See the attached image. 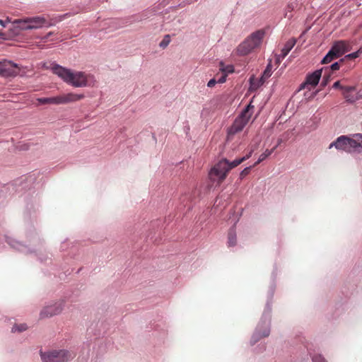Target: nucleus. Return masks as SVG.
<instances>
[{
  "instance_id": "f257e3e1",
  "label": "nucleus",
  "mask_w": 362,
  "mask_h": 362,
  "mask_svg": "<svg viewBox=\"0 0 362 362\" xmlns=\"http://www.w3.org/2000/svg\"><path fill=\"white\" fill-rule=\"evenodd\" d=\"M54 74H57L66 83L74 87H86L90 85L93 76L82 71H72L70 69L55 65L53 67Z\"/></svg>"
},
{
  "instance_id": "f03ea898",
  "label": "nucleus",
  "mask_w": 362,
  "mask_h": 362,
  "mask_svg": "<svg viewBox=\"0 0 362 362\" xmlns=\"http://www.w3.org/2000/svg\"><path fill=\"white\" fill-rule=\"evenodd\" d=\"M264 36V31L257 30L249 35L236 49L237 54L245 56L259 47Z\"/></svg>"
},
{
  "instance_id": "7ed1b4c3",
  "label": "nucleus",
  "mask_w": 362,
  "mask_h": 362,
  "mask_svg": "<svg viewBox=\"0 0 362 362\" xmlns=\"http://www.w3.org/2000/svg\"><path fill=\"white\" fill-rule=\"evenodd\" d=\"M235 167L233 166V161L230 162L226 158H223L211 169L209 177L212 180H217L220 185L226 179L229 171Z\"/></svg>"
},
{
  "instance_id": "20e7f679",
  "label": "nucleus",
  "mask_w": 362,
  "mask_h": 362,
  "mask_svg": "<svg viewBox=\"0 0 362 362\" xmlns=\"http://www.w3.org/2000/svg\"><path fill=\"white\" fill-rule=\"evenodd\" d=\"M254 105L250 103L234 121L233 124L228 130V136L234 135L241 132L245 126L249 122L253 112Z\"/></svg>"
},
{
  "instance_id": "39448f33",
  "label": "nucleus",
  "mask_w": 362,
  "mask_h": 362,
  "mask_svg": "<svg viewBox=\"0 0 362 362\" xmlns=\"http://www.w3.org/2000/svg\"><path fill=\"white\" fill-rule=\"evenodd\" d=\"M42 362H68L75 357L73 352L66 350H54L52 351L41 352Z\"/></svg>"
},
{
  "instance_id": "423d86ee",
  "label": "nucleus",
  "mask_w": 362,
  "mask_h": 362,
  "mask_svg": "<svg viewBox=\"0 0 362 362\" xmlns=\"http://www.w3.org/2000/svg\"><path fill=\"white\" fill-rule=\"evenodd\" d=\"M19 71L20 68L18 64L6 60L0 62V76L4 77L16 76Z\"/></svg>"
},
{
  "instance_id": "0eeeda50",
  "label": "nucleus",
  "mask_w": 362,
  "mask_h": 362,
  "mask_svg": "<svg viewBox=\"0 0 362 362\" xmlns=\"http://www.w3.org/2000/svg\"><path fill=\"white\" fill-rule=\"evenodd\" d=\"M63 302L58 301L51 305H47L42 308L40 312V318L51 317L54 315H59L63 310Z\"/></svg>"
},
{
  "instance_id": "6e6552de",
  "label": "nucleus",
  "mask_w": 362,
  "mask_h": 362,
  "mask_svg": "<svg viewBox=\"0 0 362 362\" xmlns=\"http://www.w3.org/2000/svg\"><path fill=\"white\" fill-rule=\"evenodd\" d=\"M83 98L84 95L83 94L69 93L66 94H62L57 96H54V101L55 105H63L78 101Z\"/></svg>"
},
{
  "instance_id": "1a4fd4ad",
  "label": "nucleus",
  "mask_w": 362,
  "mask_h": 362,
  "mask_svg": "<svg viewBox=\"0 0 362 362\" xmlns=\"http://www.w3.org/2000/svg\"><path fill=\"white\" fill-rule=\"evenodd\" d=\"M348 144L350 149L349 153H361L362 151V134H356L351 137H349Z\"/></svg>"
},
{
  "instance_id": "9d476101",
  "label": "nucleus",
  "mask_w": 362,
  "mask_h": 362,
  "mask_svg": "<svg viewBox=\"0 0 362 362\" xmlns=\"http://www.w3.org/2000/svg\"><path fill=\"white\" fill-rule=\"evenodd\" d=\"M29 26L31 29H38L43 26L49 27L52 25L43 16H35L29 18Z\"/></svg>"
},
{
  "instance_id": "9b49d317",
  "label": "nucleus",
  "mask_w": 362,
  "mask_h": 362,
  "mask_svg": "<svg viewBox=\"0 0 362 362\" xmlns=\"http://www.w3.org/2000/svg\"><path fill=\"white\" fill-rule=\"evenodd\" d=\"M348 141L349 136H341L339 138H337V139L335 141L330 144L329 148H331L333 146H334L337 149L343 150L349 153V151H350V149L349 147Z\"/></svg>"
},
{
  "instance_id": "f8f14e48",
  "label": "nucleus",
  "mask_w": 362,
  "mask_h": 362,
  "mask_svg": "<svg viewBox=\"0 0 362 362\" xmlns=\"http://www.w3.org/2000/svg\"><path fill=\"white\" fill-rule=\"evenodd\" d=\"M331 49L340 57L349 51V44L345 40L337 41L334 43Z\"/></svg>"
},
{
  "instance_id": "ddd939ff",
  "label": "nucleus",
  "mask_w": 362,
  "mask_h": 362,
  "mask_svg": "<svg viewBox=\"0 0 362 362\" xmlns=\"http://www.w3.org/2000/svg\"><path fill=\"white\" fill-rule=\"evenodd\" d=\"M322 69L317 70L314 71L313 74H309L305 82L302 84V86L304 87L306 85H311L312 86H315L317 85L320 78L322 75Z\"/></svg>"
},
{
  "instance_id": "4468645a",
  "label": "nucleus",
  "mask_w": 362,
  "mask_h": 362,
  "mask_svg": "<svg viewBox=\"0 0 362 362\" xmlns=\"http://www.w3.org/2000/svg\"><path fill=\"white\" fill-rule=\"evenodd\" d=\"M296 41L294 38H291L286 42L283 49H281V54L277 57L278 62H279L281 59H284L287 56V54L296 45Z\"/></svg>"
},
{
  "instance_id": "2eb2a0df",
  "label": "nucleus",
  "mask_w": 362,
  "mask_h": 362,
  "mask_svg": "<svg viewBox=\"0 0 362 362\" xmlns=\"http://www.w3.org/2000/svg\"><path fill=\"white\" fill-rule=\"evenodd\" d=\"M272 69V65L270 64H269L267 66L265 70L264 71L258 84L256 86V85H255V83H252L251 86L252 88H257L259 86L262 85L265 82V81L271 76Z\"/></svg>"
},
{
  "instance_id": "dca6fc26",
  "label": "nucleus",
  "mask_w": 362,
  "mask_h": 362,
  "mask_svg": "<svg viewBox=\"0 0 362 362\" xmlns=\"http://www.w3.org/2000/svg\"><path fill=\"white\" fill-rule=\"evenodd\" d=\"M237 243V235L234 228H230L228 233V246L234 247Z\"/></svg>"
},
{
  "instance_id": "f3484780",
  "label": "nucleus",
  "mask_w": 362,
  "mask_h": 362,
  "mask_svg": "<svg viewBox=\"0 0 362 362\" xmlns=\"http://www.w3.org/2000/svg\"><path fill=\"white\" fill-rule=\"evenodd\" d=\"M29 18H25L23 19H17L15 20L13 23L16 25V28H18L21 30H30L29 26Z\"/></svg>"
},
{
  "instance_id": "a211bd4d",
  "label": "nucleus",
  "mask_w": 362,
  "mask_h": 362,
  "mask_svg": "<svg viewBox=\"0 0 362 362\" xmlns=\"http://www.w3.org/2000/svg\"><path fill=\"white\" fill-rule=\"evenodd\" d=\"M339 58V56L333 52L332 49L328 52V53L325 55V57L322 59L321 63L322 64H328L333 61L334 59H336Z\"/></svg>"
},
{
  "instance_id": "6ab92c4d",
  "label": "nucleus",
  "mask_w": 362,
  "mask_h": 362,
  "mask_svg": "<svg viewBox=\"0 0 362 362\" xmlns=\"http://www.w3.org/2000/svg\"><path fill=\"white\" fill-rule=\"evenodd\" d=\"M277 146H274L272 149L271 150H268L267 149L263 153H262L259 157V159L257 160V162L255 163V164L253 165V166H256L257 165H258L259 163H260L262 161H263L264 160H265L267 157H269L273 152L274 151L276 148Z\"/></svg>"
},
{
  "instance_id": "aec40b11",
  "label": "nucleus",
  "mask_w": 362,
  "mask_h": 362,
  "mask_svg": "<svg viewBox=\"0 0 362 362\" xmlns=\"http://www.w3.org/2000/svg\"><path fill=\"white\" fill-rule=\"evenodd\" d=\"M219 69L223 74H226V76L228 74L234 72V67L233 65H225L222 62L219 64Z\"/></svg>"
},
{
  "instance_id": "412c9836",
  "label": "nucleus",
  "mask_w": 362,
  "mask_h": 362,
  "mask_svg": "<svg viewBox=\"0 0 362 362\" xmlns=\"http://www.w3.org/2000/svg\"><path fill=\"white\" fill-rule=\"evenodd\" d=\"M38 104L40 105H46V104H53L55 105L54 97L51 98H40L37 99Z\"/></svg>"
},
{
  "instance_id": "4be33fe9",
  "label": "nucleus",
  "mask_w": 362,
  "mask_h": 362,
  "mask_svg": "<svg viewBox=\"0 0 362 362\" xmlns=\"http://www.w3.org/2000/svg\"><path fill=\"white\" fill-rule=\"evenodd\" d=\"M27 329H28V326L25 323L16 324L12 327V332H22L23 331H25Z\"/></svg>"
},
{
  "instance_id": "5701e85b",
  "label": "nucleus",
  "mask_w": 362,
  "mask_h": 362,
  "mask_svg": "<svg viewBox=\"0 0 362 362\" xmlns=\"http://www.w3.org/2000/svg\"><path fill=\"white\" fill-rule=\"evenodd\" d=\"M252 153V151H251L248 154H247L245 156L240 158V159H235L233 161V166H238L245 160H247Z\"/></svg>"
},
{
  "instance_id": "b1692460",
  "label": "nucleus",
  "mask_w": 362,
  "mask_h": 362,
  "mask_svg": "<svg viewBox=\"0 0 362 362\" xmlns=\"http://www.w3.org/2000/svg\"><path fill=\"white\" fill-rule=\"evenodd\" d=\"M170 42V37L169 35H166L163 37L162 41L160 42L159 45L162 48H165L169 45Z\"/></svg>"
},
{
  "instance_id": "393cba45",
  "label": "nucleus",
  "mask_w": 362,
  "mask_h": 362,
  "mask_svg": "<svg viewBox=\"0 0 362 362\" xmlns=\"http://www.w3.org/2000/svg\"><path fill=\"white\" fill-rule=\"evenodd\" d=\"M253 167L254 166L252 165V166L247 167L245 169H243L240 174V178L243 179V177L247 176L248 174H250V170H251L252 168H253Z\"/></svg>"
},
{
  "instance_id": "a878e982",
  "label": "nucleus",
  "mask_w": 362,
  "mask_h": 362,
  "mask_svg": "<svg viewBox=\"0 0 362 362\" xmlns=\"http://www.w3.org/2000/svg\"><path fill=\"white\" fill-rule=\"evenodd\" d=\"M343 62H344V59H341L339 62L332 64L330 66L331 70L332 71L339 70V67H340V64L343 63Z\"/></svg>"
},
{
  "instance_id": "bb28decb",
  "label": "nucleus",
  "mask_w": 362,
  "mask_h": 362,
  "mask_svg": "<svg viewBox=\"0 0 362 362\" xmlns=\"http://www.w3.org/2000/svg\"><path fill=\"white\" fill-rule=\"evenodd\" d=\"M361 49H360L357 52H353L351 54H349L346 55V58H349V59H356V58H357L359 56V54L361 52Z\"/></svg>"
},
{
  "instance_id": "cd10ccee",
  "label": "nucleus",
  "mask_w": 362,
  "mask_h": 362,
  "mask_svg": "<svg viewBox=\"0 0 362 362\" xmlns=\"http://www.w3.org/2000/svg\"><path fill=\"white\" fill-rule=\"evenodd\" d=\"M313 362H327L321 355H316L313 358Z\"/></svg>"
},
{
  "instance_id": "c85d7f7f",
  "label": "nucleus",
  "mask_w": 362,
  "mask_h": 362,
  "mask_svg": "<svg viewBox=\"0 0 362 362\" xmlns=\"http://www.w3.org/2000/svg\"><path fill=\"white\" fill-rule=\"evenodd\" d=\"M341 89L344 90V93H346L347 94L355 90V87L354 86H342L341 87Z\"/></svg>"
},
{
  "instance_id": "c756f323",
  "label": "nucleus",
  "mask_w": 362,
  "mask_h": 362,
  "mask_svg": "<svg viewBox=\"0 0 362 362\" xmlns=\"http://www.w3.org/2000/svg\"><path fill=\"white\" fill-rule=\"evenodd\" d=\"M344 98L346 100V101L354 103L355 101V98L354 97H351L349 95V93L347 94L346 93H343Z\"/></svg>"
},
{
  "instance_id": "7c9ffc66",
  "label": "nucleus",
  "mask_w": 362,
  "mask_h": 362,
  "mask_svg": "<svg viewBox=\"0 0 362 362\" xmlns=\"http://www.w3.org/2000/svg\"><path fill=\"white\" fill-rule=\"evenodd\" d=\"M218 83V81L215 79V78H212L211 79L208 83H207V86L209 87V88H212L214 87L216 83Z\"/></svg>"
},
{
  "instance_id": "2f4dec72",
  "label": "nucleus",
  "mask_w": 362,
  "mask_h": 362,
  "mask_svg": "<svg viewBox=\"0 0 362 362\" xmlns=\"http://www.w3.org/2000/svg\"><path fill=\"white\" fill-rule=\"evenodd\" d=\"M226 77H227L226 74H223V75L221 76V77L220 78H218V80L217 81H218V83H224V82L226 81Z\"/></svg>"
},
{
  "instance_id": "473e14b6",
  "label": "nucleus",
  "mask_w": 362,
  "mask_h": 362,
  "mask_svg": "<svg viewBox=\"0 0 362 362\" xmlns=\"http://www.w3.org/2000/svg\"><path fill=\"white\" fill-rule=\"evenodd\" d=\"M8 18H7L6 20H0V25L3 27H6V23L8 22Z\"/></svg>"
},
{
  "instance_id": "72a5a7b5",
  "label": "nucleus",
  "mask_w": 362,
  "mask_h": 362,
  "mask_svg": "<svg viewBox=\"0 0 362 362\" xmlns=\"http://www.w3.org/2000/svg\"><path fill=\"white\" fill-rule=\"evenodd\" d=\"M341 85H340V81H336L334 84H333V88H341Z\"/></svg>"
},
{
  "instance_id": "f704fd0d",
  "label": "nucleus",
  "mask_w": 362,
  "mask_h": 362,
  "mask_svg": "<svg viewBox=\"0 0 362 362\" xmlns=\"http://www.w3.org/2000/svg\"><path fill=\"white\" fill-rule=\"evenodd\" d=\"M269 332H270V331H269V329H266V330L263 332V334H262V337H268V336H269Z\"/></svg>"
},
{
  "instance_id": "c9c22d12",
  "label": "nucleus",
  "mask_w": 362,
  "mask_h": 362,
  "mask_svg": "<svg viewBox=\"0 0 362 362\" xmlns=\"http://www.w3.org/2000/svg\"><path fill=\"white\" fill-rule=\"evenodd\" d=\"M52 34H53V33H52V32H49V33L46 36H45V37L42 38V40L45 42V41H46V40H47V39L50 35H52Z\"/></svg>"
},
{
  "instance_id": "e433bc0d",
  "label": "nucleus",
  "mask_w": 362,
  "mask_h": 362,
  "mask_svg": "<svg viewBox=\"0 0 362 362\" xmlns=\"http://www.w3.org/2000/svg\"><path fill=\"white\" fill-rule=\"evenodd\" d=\"M328 78H329V76H327V77L326 78H325V76L323 78L322 83H324L325 86L327 84V82L328 81Z\"/></svg>"
},
{
  "instance_id": "4c0bfd02",
  "label": "nucleus",
  "mask_w": 362,
  "mask_h": 362,
  "mask_svg": "<svg viewBox=\"0 0 362 362\" xmlns=\"http://www.w3.org/2000/svg\"><path fill=\"white\" fill-rule=\"evenodd\" d=\"M0 39H6V34L0 32Z\"/></svg>"
},
{
  "instance_id": "58836bf2",
  "label": "nucleus",
  "mask_w": 362,
  "mask_h": 362,
  "mask_svg": "<svg viewBox=\"0 0 362 362\" xmlns=\"http://www.w3.org/2000/svg\"><path fill=\"white\" fill-rule=\"evenodd\" d=\"M281 143V139H279V140L278 141V144H277V146H278V145H279Z\"/></svg>"
}]
</instances>
